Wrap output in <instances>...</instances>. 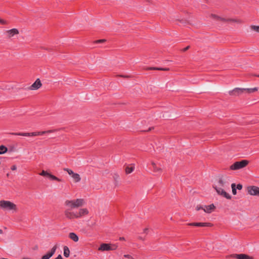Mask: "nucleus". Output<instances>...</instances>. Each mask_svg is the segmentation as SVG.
<instances>
[{"label":"nucleus","instance_id":"f257e3e1","mask_svg":"<svg viewBox=\"0 0 259 259\" xmlns=\"http://www.w3.org/2000/svg\"><path fill=\"white\" fill-rule=\"evenodd\" d=\"M57 131V130H48V131H45L36 132H32V133H10V134L15 135V136L32 137V136H42L46 134L54 133Z\"/></svg>","mask_w":259,"mask_h":259},{"label":"nucleus","instance_id":"f03ea898","mask_svg":"<svg viewBox=\"0 0 259 259\" xmlns=\"http://www.w3.org/2000/svg\"><path fill=\"white\" fill-rule=\"evenodd\" d=\"M84 203V200L83 199H77L73 200H66L65 202V204L70 207L71 208H78L82 206Z\"/></svg>","mask_w":259,"mask_h":259},{"label":"nucleus","instance_id":"7ed1b4c3","mask_svg":"<svg viewBox=\"0 0 259 259\" xmlns=\"http://www.w3.org/2000/svg\"><path fill=\"white\" fill-rule=\"evenodd\" d=\"M0 207L3 209L7 210H17L16 205L14 203L7 200L0 201Z\"/></svg>","mask_w":259,"mask_h":259},{"label":"nucleus","instance_id":"20e7f679","mask_svg":"<svg viewBox=\"0 0 259 259\" xmlns=\"http://www.w3.org/2000/svg\"><path fill=\"white\" fill-rule=\"evenodd\" d=\"M249 163L247 160H242L240 161H236L230 166V169L235 170H238L245 167Z\"/></svg>","mask_w":259,"mask_h":259},{"label":"nucleus","instance_id":"39448f33","mask_svg":"<svg viewBox=\"0 0 259 259\" xmlns=\"http://www.w3.org/2000/svg\"><path fill=\"white\" fill-rule=\"evenodd\" d=\"M118 247L116 244L102 243L100 245L98 250L102 251L116 250Z\"/></svg>","mask_w":259,"mask_h":259},{"label":"nucleus","instance_id":"423d86ee","mask_svg":"<svg viewBox=\"0 0 259 259\" xmlns=\"http://www.w3.org/2000/svg\"><path fill=\"white\" fill-rule=\"evenodd\" d=\"M211 17L212 18L215 19L217 20H220V21H222L223 22H226L237 23H240L241 22V21L239 19H230V18L226 19L225 18L220 17L217 16L214 14H211Z\"/></svg>","mask_w":259,"mask_h":259},{"label":"nucleus","instance_id":"0eeeda50","mask_svg":"<svg viewBox=\"0 0 259 259\" xmlns=\"http://www.w3.org/2000/svg\"><path fill=\"white\" fill-rule=\"evenodd\" d=\"M247 192L252 196H259V187L255 186H249L247 188Z\"/></svg>","mask_w":259,"mask_h":259},{"label":"nucleus","instance_id":"6e6552de","mask_svg":"<svg viewBox=\"0 0 259 259\" xmlns=\"http://www.w3.org/2000/svg\"><path fill=\"white\" fill-rule=\"evenodd\" d=\"M40 175L44 177H48L51 180L57 181L58 182H62V180L57 178V177L52 175L50 173L48 172L47 171L42 170Z\"/></svg>","mask_w":259,"mask_h":259},{"label":"nucleus","instance_id":"1a4fd4ad","mask_svg":"<svg viewBox=\"0 0 259 259\" xmlns=\"http://www.w3.org/2000/svg\"><path fill=\"white\" fill-rule=\"evenodd\" d=\"M245 89L236 88L232 91H230L229 94L231 96H238L245 92Z\"/></svg>","mask_w":259,"mask_h":259},{"label":"nucleus","instance_id":"9d476101","mask_svg":"<svg viewBox=\"0 0 259 259\" xmlns=\"http://www.w3.org/2000/svg\"><path fill=\"white\" fill-rule=\"evenodd\" d=\"M57 245H55L51 249V250L48 252L46 254L42 255L41 257V259H49L51 258L55 253L56 250L57 248Z\"/></svg>","mask_w":259,"mask_h":259},{"label":"nucleus","instance_id":"9b49d317","mask_svg":"<svg viewBox=\"0 0 259 259\" xmlns=\"http://www.w3.org/2000/svg\"><path fill=\"white\" fill-rule=\"evenodd\" d=\"M188 225L195 227H211L212 224L210 223H191L188 224Z\"/></svg>","mask_w":259,"mask_h":259},{"label":"nucleus","instance_id":"f8f14e48","mask_svg":"<svg viewBox=\"0 0 259 259\" xmlns=\"http://www.w3.org/2000/svg\"><path fill=\"white\" fill-rule=\"evenodd\" d=\"M231 256L237 259H253V257L245 254H233Z\"/></svg>","mask_w":259,"mask_h":259},{"label":"nucleus","instance_id":"ddd939ff","mask_svg":"<svg viewBox=\"0 0 259 259\" xmlns=\"http://www.w3.org/2000/svg\"><path fill=\"white\" fill-rule=\"evenodd\" d=\"M42 84L39 78H37L35 81L29 88L31 90H36L38 89L41 86Z\"/></svg>","mask_w":259,"mask_h":259},{"label":"nucleus","instance_id":"4468645a","mask_svg":"<svg viewBox=\"0 0 259 259\" xmlns=\"http://www.w3.org/2000/svg\"><path fill=\"white\" fill-rule=\"evenodd\" d=\"M64 214L65 217L69 219L76 218V216H77L76 212H71L68 209L65 211Z\"/></svg>","mask_w":259,"mask_h":259},{"label":"nucleus","instance_id":"2eb2a0df","mask_svg":"<svg viewBox=\"0 0 259 259\" xmlns=\"http://www.w3.org/2000/svg\"><path fill=\"white\" fill-rule=\"evenodd\" d=\"M88 213H89V211L87 208H81L79 209V210L78 212H76L77 216H76V218H79L81 217L82 216L87 215Z\"/></svg>","mask_w":259,"mask_h":259},{"label":"nucleus","instance_id":"dca6fc26","mask_svg":"<svg viewBox=\"0 0 259 259\" xmlns=\"http://www.w3.org/2000/svg\"><path fill=\"white\" fill-rule=\"evenodd\" d=\"M8 36L9 38L13 37L16 34H19V31L16 28H13L10 30H8L6 31Z\"/></svg>","mask_w":259,"mask_h":259},{"label":"nucleus","instance_id":"f3484780","mask_svg":"<svg viewBox=\"0 0 259 259\" xmlns=\"http://www.w3.org/2000/svg\"><path fill=\"white\" fill-rule=\"evenodd\" d=\"M215 207L213 204H211L209 205H205L204 207H203V210L204 212L210 213H211L214 209Z\"/></svg>","mask_w":259,"mask_h":259},{"label":"nucleus","instance_id":"a211bd4d","mask_svg":"<svg viewBox=\"0 0 259 259\" xmlns=\"http://www.w3.org/2000/svg\"><path fill=\"white\" fill-rule=\"evenodd\" d=\"M151 165L152 166V169L154 172L158 174L161 173L162 169L160 167H158L154 162H151Z\"/></svg>","mask_w":259,"mask_h":259},{"label":"nucleus","instance_id":"6ab92c4d","mask_svg":"<svg viewBox=\"0 0 259 259\" xmlns=\"http://www.w3.org/2000/svg\"><path fill=\"white\" fill-rule=\"evenodd\" d=\"M69 237L70 239L72 240L73 241L76 242L78 241V236L73 232L70 233L69 234Z\"/></svg>","mask_w":259,"mask_h":259},{"label":"nucleus","instance_id":"aec40b11","mask_svg":"<svg viewBox=\"0 0 259 259\" xmlns=\"http://www.w3.org/2000/svg\"><path fill=\"white\" fill-rule=\"evenodd\" d=\"M64 255L66 257H68L70 255V250L69 248L67 246H65L63 247Z\"/></svg>","mask_w":259,"mask_h":259},{"label":"nucleus","instance_id":"412c9836","mask_svg":"<svg viewBox=\"0 0 259 259\" xmlns=\"http://www.w3.org/2000/svg\"><path fill=\"white\" fill-rule=\"evenodd\" d=\"M147 69L150 70L167 71V70H169V69L168 68L149 67Z\"/></svg>","mask_w":259,"mask_h":259},{"label":"nucleus","instance_id":"4be33fe9","mask_svg":"<svg viewBox=\"0 0 259 259\" xmlns=\"http://www.w3.org/2000/svg\"><path fill=\"white\" fill-rule=\"evenodd\" d=\"M72 178L74 179L75 182H78L81 180L79 175L77 173H74L72 176Z\"/></svg>","mask_w":259,"mask_h":259},{"label":"nucleus","instance_id":"5701e85b","mask_svg":"<svg viewBox=\"0 0 259 259\" xmlns=\"http://www.w3.org/2000/svg\"><path fill=\"white\" fill-rule=\"evenodd\" d=\"M258 91V88L255 87L253 88L245 89V91L248 94H251Z\"/></svg>","mask_w":259,"mask_h":259},{"label":"nucleus","instance_id":"b1692460","mask_svg":"<svg viewBox=\"0 0 259 259\" xmlns=\"http://www.w3.org/2000/svg\"><path fill=\"white\" fill-rule=\"evenodd\" d=\"M135 169V167L134 166H126L125 168V172L126 174H129L132 173Z\"/></svg>","mask_w":259,"mask_h":259},{"label":"nucleus","instance_id":"393cba45","mask_svg":"<svg viewBox=\"0 0 259 259\" xmlns=\"http://www.w3.org/2000/svg\"><path fill=\"white\" fill-rule=\"evenodd\" d=\"M222 193H221V195L223 196L224 197L228 199H230L231 198V196L227 193L224 190H221Z\"/></svg>","mask_w":259,"mask_h":259},{"label":"nucleus","instance_id":"a878e982","mask_svg":"<svg viewBox=\"0 0 259 259\" xmlns=\"http://www.w3.org/2000/svg\"><path fill=\"white\" fill-rule=\"evenodd\" d=\"M7 151L8 148L6 146L4 145L0 146V154H4L6 153Z\"/></svg>","mask_w":259,"mask_h":259},{"label":"nucleus","instance_id":"bb28decb","mask_svg":"<svg viewBox=\"0 0 259 259\" xmlns=\"http://www.w3.org/2000/svg\"><path fill=\"white\" fill-rule=\"evenodd\" d=\"M231 187L232 189V193L233 195H236L237 194V191L236 188V185L235 183H233L231 185Z\"/></svg>","mask_w":259,"mask_h":259},{"label":"nucleus","instance_id":"cd10ccee","mask_svg":"<svg viewBox=\"0 0 259 259\" xmlns=\"http://www.w3.org/2000/svg\"><path fill=\"white\" fill-rule=\"evenodd\" d=\"M250 28L252 30H254L257 32H259V26L251 25Z\"/></svg>","mask_w":259,"mask_h":259},{"label":"nucleus","instance_id":"c85d7f7f","mask_svg":"<svg viewBox=\"0 0 259 259\" xmlns=\"http://www.w3.org/2000/svg\"><path fill=\"white\" fill-rule=\"evenodd\" d=\"M64 170L67 171L68 174L71 176L74 174V172L71 169L69 168H64Z\"/></svg>","mask_w":259,"mask_h":259},{"label":"nucleus","instance_id":"c756f323","mask_svg":"<svg viewBox=\"0 0 259 259\" xmlns=\"http://www.w3.org/2000/svg\"><path fill=\"white\" fill-rule=\"evenodd\" d=\"M218 184L220 186L223 187L224 185V182L222 178H220L218 181Z\"/></svg>","mask_w":259,"mask_h":259},{"label":"nucleus","instance_id":"7c9ffc66","mask_svg":"<svg viewBox=\"0 0 259 259\" xmlns=\"http://www.w3.org/2000/svg\"><path fill=\"white\" fill-rule=\"evenodd\" d=\"M213 188H214V189H215V190L217 192V193L219 194H220V195H221V193H222V191L221 190H224V189H223L221 188H218L217 187H213Z\"/></svg>","mask_w":259,"mask_h":259},{"label":"nucleus","instance_id":"2f4dec72","mask_svg":"<svg viewBox=\"0 0 259 259\" xmlns=\"http://www.w3.org/2000/svg\"><path fill=\"white\" fill-rule=\"evenodd\" d=\"M236 188L238 190H241L242 188V185L240 184H238L236 186Z\"/></svg>","mask_w":259,"mask_h":259},{"label":"nucleus","instance_id":"473e14b6","mask_svg":"<svg viewBox=\"0 0 259 259\" xmlns=\"http://www.w3.org/2000/svg\"><path fill=\"white\" fill-rule=\"evenodd\" d=\"M0 23L1 24L5 25V24H7V22L6 21H5V20H4L3 19H0Z\"/></svg>","mask_w":259,"mask_h":259},{"label":"nucleus","instance_id":"72a5a7b5","mask_svg":"<svg viewBox=\"0 0 259 259\" xmlns=\"http://www.w3.org/2000/svg\"><path fill=\"white\" fill-rule=\"evenodd\" d=\"M106 41V40L104 39H99V40H97L96 42V43H101V42H105Z\"/></svg>","mask_w":259,"mask_h":259},{"label":"nucleus","instance_id":"f704fd0d","mask_svg":"<svg viewBox=\"0 0 259 259\" xmlns=\"http://www.w3.org/2000/svg\"><path fill=\"white\" fill-rule=\"evenodd\" d=\"M196 209L197 210H199L200 209H203V207L200 205H197L196 207Z\"/></svg>","mask_w":259,"mask_h":259},{"label":"nucleus","instance_id":"c9c22d12","mask_svg":"<svg viewBox=\"0 0 259 259\" xmlns=\"http://www.w3.org/2000/svg\"><path fill=\"white\" fill-rule=\"evenodd\" d=\"M11 169L12 170H15L17 169V166L16 165H13L11 166Z\"/></svg>","mask_w":259,"mask_h":259},{"label":"nucleus","instance_id":"e433bc0d","mask_svg":"<svg viewBox=\"0 0 259 259\" xmlns=\"http://www.w3.org/2000/svg\"><path fill=\"white\" fill-rule=\"evenodd\" d=\"M124 257L128 258H133L132 256L130 254H125L124 255Z\"/></svg>","mask_w":259,"mask_h":259},{"label":"nucleus","instance_id":"4c0bfd02","mask_svg":"<svg viewBox=\"0 0 259 259\" xmlns=\"http://www.w3.org/2000/svg\"><path fill=\"white\" fill-rule=\"evenodd\" d=\"M189 48H190V46H187V47H186V48H184V49L182 50V51H183V52H186V51H187V50L189 49Z\"/></svg>","mask_w":259,"mask_h":259},{"label":"nucleus","instance_id":"58836bf2","mask_svg":"<svg viewBox=\"0 0 259 259\" xmlns=\"http://www.w3.org/2000/svg\"><path fill=\"white\" fill-rule=\"evenodd\" d=\"M55 259H63V258L62 256H61V255L59 254Z\"/></svg>","mask_w":259,"mask_h":259},{"label":"nucleus","instance_id":"ea45409f","mask_svg":"<svg viewBox=\"0 0 259 259\" xmlns=\"http://www.w3.org/2000/svg\"><path fill=\"white\" fill-rule=\"evenodd\" d=\"M119 240L120 241H123L125 240V238L123 237H119Z\"/></svg>","mask_w":259,"mask_h":259},{"label":"nucleus","instance_id":"a19ab883","mask_svg":"<svg viewBox=\"0 0 259 259\" xmlns=\"http://www.w3.org/2000/svg\"><path fill=\"white\" fill-rule=\"evenodd\" d=\"M153 128H154V127H149V128H148V130L147 131H147V132L150 131H151V130H152V129H153Z\"/></svg>","mask_w":259,"mask_h":259},{"label":"nucleus","instance_id":"79ce46f5","mask_svg":"<svg viewBox=\"0 0 259 259\" xmlns=\"http://www.w3.org/2000/svg\"><path fill=\"white\" fill-rule=\"evenodd\" d=\"M147 231H148V229H147V228H145V229L144 230V233H146Z\"/></svg>","mask_w":259,"mask_h":259},{"label":"nucleus","instance_id":"37998d69","mask_svg":"<svg viewBox=\"0 0 259 259\" xmlns=\"http://www.w3.org/2000/svg\"><path fill=\"white\" fill-rule=\"evenodd\" d=\"M3 233V231L2 229H0V234H2Z\"/></svg>","mask_w":259,"mask_h":259},{"label":"nucleus","instance_id":"c03bdc74","mask_svg":"<svg viewBox=\"0 0 259 259\" xmlns=\"http://www.w3.org/2000/svg\"><path fill=\"white\" fill-rule=\"evenodd\" d=\"M254 75L255 76H256V77H259V74H254Z\"/></svg>","mask_w":259,"mask_h":259},{"label":"nucleus","instance_id":"a18cd8bd","mask_svg":"<svg viewBox=\"0 0 259 259\" xmlns=\"http://www.w3.org/2000/svg\"><path fill=\"white\" fill-rule=\"evenodd\" d=\"M1 259H8V258H2Z\"/></svg>","mask_w":259,"mask_h":259}]
</instances>
